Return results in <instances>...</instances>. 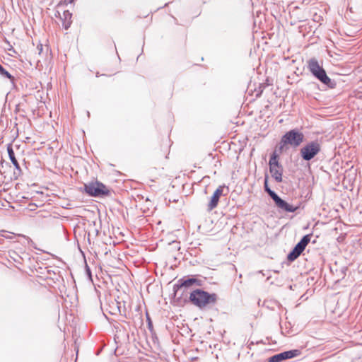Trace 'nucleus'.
<instances>
[{
  "label": "nucleus",
  "instance_id": "20e7f679",
  "mask_svg": "<svg viewBox=\"0 0 362 362\" xmlns=\"http://www.w3.org/2000/svg\"><path fill=\"white\" fill-rule=\"evenodd\" d=\"M269 172L277 182H282L283 168L279 163L278 156L276 152L272 155L269 162Z\"/></svg>",
  "mask_w": 362,
  "mask_h": 362
},
{
  "label": "nucleus",
  "instance_id": "f03ea898",
  "mask_svg": "<svg viewBox=\"0 0 362 362\" xmlns=\"http://www.w3.org/2000/svg\"><path fill=\"white\" fill-rule=\"evenodd\" d=\"M264 189L274 200L276 206L278 208L286 212H295L298 209V206H295L293 205L289 204L288 203L281 199L274 191H272L269 187L267 176H266L264 179Z\"/></svg>",
  "mask_w": 362,
  "mask_h": 362
},
{
  "label": "nucleus",
  "instance_id": "7ed1b4c3",
  "mask_svg": "<svg viewBox=\"0 0 362 362\" xmlns=\"http://www.w3.org/2000/svg\"><path fill=\"white\" fill-rule=\"evenodd\" d=\"M309 71L315 76L318 80L325 84H329L331 81L330 78L327 76L325 69L319 64L317 60L315 58L309 59L307 62Z\"/></svg>",
  "mask_w": 362,
  "mask_h": 362
},
{
  "label": "nucleus",
  "instance_id": "a211bd4d",
  "mask_svg": "<svg viewBox=\"0 0 362 362\" xmlns=\"http://www.w3.org/2000/svg\"><path fill=\"white\" fill-rule=\"evenodd\" d=\"M126 268V266H124L123 268H122V270Z\"/></svg>",
  "mask_w": 362,
  "mask_h": 362
},
{
  "label": "nucleus",
  "instance_id": "0eeeda50",
  "mask_svg": "<svg viewBox=\"0 0 362 362\" xmlns=\"http://www.w3.org/2000/svg\"><path fill=\"white\" fill-rule=\"evenodd\" d=\"M310 241V235H306L300 240V241L295 246L293 250L288 255L287 259L290 262L294 261L303 252L305 247Z\"/></svg>",
  "mask_w": 362,
  "mask_h": 362
},
{
  "label": "nucleus",
  "instance_id": "2eb2a0df",
  "mask_svg": "<svg viewBox=\"0 0 362 362\" xmlns=\"http://www.w3.org/2000/svg\"><path fill=\"white\" fill-rule=\"evenodd\" d=\"M0 73L1 74L4 75V76L7 77L8 78H13L12 76L6 71L4 67L0 64Z\"/></svg>",
  "mask_w": 362,
  "mask_h": 362
},
{
  "label": "nucleus",
  "instance_id": "ddd939ff",
  "mask_svg": "<svg viewBox=\"0 0 362 362\" xmlns=\"http://www.w3.org/2000/svg\"><path fill=\"white\" fill-rule=\"evenodd\" d=\"M296 350L294 351H288L281 353L284 355V360L293 358L296 356Z\"/></svg>",
  "mask_w": 362,
  "mask_h": 362
},
{
  "label": "nucleus",
  "instance_id": "6ab92c4d",
  "mask_svg": "<svg viewBox=\"0 0 362 362\" xmlns=\"http://www.w3.org/2000/svg\"><path fill=\"white\" fill-rule=\"evenodd\" d=\"M105 315L106 318L109 319L108 316L106 314H105Z\"/></svg>",
  "mask_w": 362,
  "mask_h": 362
},
{
  "label": "nucleus",
  "instance_id": "f3484780",
  "mask_svg": "<svg viewBox=\"0 0 362 362\" xmlns=\"http://www.w3.org/2000/svg\"><path fill=\"white\" fill-rule=\"evenodd\" d=\"M37 48L40 51V52H41L42 50V45H41V44L38 45Z\"/></svg>",
  "mask_w": 362,
  "mask_h": 362
},
{
  "label": "nucleus",
  "instance_id": "6e6552de",
  "mask_svg": "<svg viewBox=\"0 0 362 362\" xmlns=\"http://www.w3.org/2000/svg\"><path fill=\"white\" fill-rule=\"evenodd\" d=\"M55 16L57 18H59L61 21L62 26L67 29L71 25L72 21L71 17L72 14L71 13L66 9L65 8H63L62 6V4H57V10H56V14Z\"/></svg>",
  "mask_w": 362,
  "mask_h": 362
},
{
  "label": "nucleus",
  "instance_id": "9b49d317",
  "mask_svg": "<svg viewBox=\"0 0 362 362\" xmlns=\"http://www.w3.org/2000/svg\"><path fill=\"white\" fill-rule=\"evenodd\" d=\"M7 151H8V156H9V158L11 160V161L12 162L13 166L15 167V168L17 170H21V167H20V165L16 158V156H15V153L13 150V148L11 146V145H8L7 146Z\"/></svg>",
  "mask_w": 362,
  "mask_h": 362
},
{
  "label": "nucleus",
  "instance_id": "4468645a",
  "mask_svg": "<svg viewBox=\"0 0 362 362\" xmlns=\"http://www.w3.org/2000/svg\"><path fill=\"white\" fill-rule=\"evenodd\" d=\"M284 360V355L281 353L269 358V362H280Z\"/></svg>",
  "mask_w": 362,
  "mask_h": 362
},
{
  "label": "nucleus",
  "instance_id": "423d86ee",
  "mask_svg": "<svg viewBox=\"0 0 362 362\" xmlns=\"http://www.w3.org/2000/svg\"><path fill=\"white\" fill-rule=\"evenodd\" d=\"M86 192L94 197L104 196L109 194V190L102 183L95 182L85 185Z\"/></svg>",
  "mask_w": 362,
  "mask_h": 362
},
{
  "label": "nucleus",
  "instance_id": "f257e3e1",
  "mask_svg": "<svg viewBox=\"0 0 362 362\" xmlns=\"http://www.w3.org/2000/svg\"><path fill=\"white\" fill-rule=\"evenodd\" d=\"M189 298L194 305L202 309L214 304L216 302L217 296L197 288L190 293Z\"/></svg>",
  "mask_w": 362,
  "mask_h": 362
},
{
  "label": "nucleus",
  "instance_id": "9d476101",
  "mask_svg": "<svg viewBox=\"0 0 362 362\" xmlns=\"http://www.w3.org/2000/svg\"><path fill=\"white\" fill-rule=\"evenodd\" d=\"M224 186H219L214 192L210 201L208 204V209L209 211L215 209L218 204L220 197L223 195Z\"/></svg>",
  "mask_w": 362,
  "mask_h": 362
},
{
  "label": "nucleus",
  "instance_id": "dca6fc26",
  "mask_svg": "<svg viewBox=\"0 0 362 362\" xmlns=\"http://www.w3.org/2000/svg\"><path fill=\"white\" fill-rule=\"evenodd\" d=\"M75 0H62L58 4H62L63 8H65L69 4H74Z\"/></svg>",
  "mask_w": 362,
  "mask_h": 362
},
{
  "label": "nucleus",
  "instance_id": "f8f14e48",
  "mask_svg": "<svg viewBox=\"0 0 362 362\" xmlns=\"http://www.w3.org/2000/svg\"><path fill=\"white\" fill-rule=\"evenodd\" d=\"M180 287H190L194 284L200 285V281L195 278H190L187 279H180L179 281Z\"/></svg>",
  "mask_w": 362,
  "mask_h": 362
},
{
  "label": "nucleus",
  "instance_id": "39448f33",
  "mask_svg": "<svg viewBox=\"0 0 362 362\" xmlns=\"http://www.w3.org/2000/svg\"><path fill=\"white\" fill-rule=\"evenodd\" d=\"M303 134L297 130H291L286 133L281 139L284 144H290L293 146H298L303 141Z\"/></svg>",
  "mask_w": 362,
  "mask_h": 362
},
{
  "label": "nucleus",
  "instance_id": "1a4fd4ad",
  "mask_svg": "<svg viewBox=\"0 0 362 362\" xmlns=\"http://www.w3.org/2000/svg\"><path fill=\"white\" fill-rule=\"evenodd\" d=\"M320 145L317 143L312 142L302 148L300 153L303 159L309 160L320 151Z\"/></svg>",
  "mask_w": 362,
  "mask_h": 362
}]
</instances>
